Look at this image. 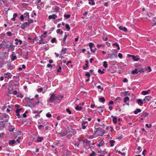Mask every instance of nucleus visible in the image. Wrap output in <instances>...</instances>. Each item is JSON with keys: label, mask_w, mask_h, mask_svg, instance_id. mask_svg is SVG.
Wrapping results in <instances>:
<instances>
[{"label": "nucleus", "mask_w": 156, "mask_h": 156, "mask_svg": "<svg viewBox=\"0 0 156 156\" xmlns=\"http://www.w3.org/2000/svg\"><path fill=\"white\" fill-rule=\"evenodd\" d=\"M51 96L49 101L51 103H53V101L58 100L59 98V97L56 96L54 94H50Z\"/></svg>", "instance_id": "1"}, {"label": "nucleus", "mask_w": 156, "mask_h": 156, "mask_svg": "<svg viewBox=\"0 0 156 156\" xmlns=\"http://www.w3.org/2000/svg\"><path fill=\"white\" fill-rule=\"evenodd\" d=\"M145 72V70L143 69H139L137 68H136L132 72V73L133 74H137L138 73H140Z\"/></svg>", "instance_id": "2"}, {"label": "nucleus", "mask_w": 156, "mask_h": 156, "mask_svg": "<svg viewBox=\"0 0 156 156\" xmlns=\"http://www.w3.org/2000/svg\"><path fill=\"white\" fill-rule=\"evenodd\" d=\"M47 34V32L45 31L43 35H41V40H40V44H45L47 42L46 41L43 40V37H45V35Z\"/></svg>", "instance_id": "3"}, {"label": "nucleus", "mask_w": 156, "mask_h": 156, "mask_svg": "<svg viewBox=\"0 0 156 156\" xmlns=\"http://www.w3.org/2000/svg\"><path fill=\"white\" fill-rule=\"evenodd\" d=\"M89 45L91 51L94 53L96 50V48L94 47V44L93 43H90Z\"/></svg>", "instance_id": "4"}, {"label": "nucleus", "mask_w": 156, "mask_h": 156, "mask_svg": "<svg viewBox=\"0 0 156 156\" xmlns=\"http://www.w3.org/2000/svg\"><path fill=\"white\" fill-rule=\"evenodd\" d=\"M97 134L99 136H102L105 133V131L102 129H99L96 131Z\"/></svg>", "instance_id": "5"}, {"label": "nucleus", "mask_w": 156, "mask_h": 156, "mask_svg": "<svg viewBox=\"0 0 156 156\" xmlns=\"http://www.w3.org/2000/svg\"><path fill=\"white\" fill-rule=\"evenodd\" d=\"M3 121H0V130H3L5 127V125Z\"/></svg>", "instance_id": "6"}, {"label": "nucleus", "mask_w": 156, "mask_h": 156, "mask_svg": "<svg viewBox=\"0 0 156 156\" xmlns=\"http://www.w3.org/2000/svg\"><path fill=\"white\" fill-rule=\"evenodd\" d=\"M68 133L67 131L65 129H63L62 130L61 133H59V134L62 136H64L66 135Z\"/></svg>", "instance_id": "7"}, {"label": "nucleus", "mask_w": 156, "mask_h": 156, "mask_svg": "<svg viewBox=\"0 0 156 156\" xmlns=\"http://www.w3.org/2000/svg\"><path fill=\"white\" fill-rule=\"evenodd\" d=\"M87 125V121L83 122L82 124V129H85Z\"/></svg>", "instance_id": "8"}, {"label": "nucleus", "mask_w": 156, "mask_h": 156, "mask_svg": "<svg viewBox=\"0 0 156 156\" xmlns=\"http://www.w3.org/2000/svg\"><path fill=\"white\" fill-rule=\"evenodd\" d=\"M5 77H8V78H11L12 76V75L9 73H5L4 75Z\"/></svg>", "instance_id": "9"}, {"label": "nucleus", "mask_w": 156, "mask_h": 156, "mask_svg": "<svg viewBox=\"0 0 156 156\" xmlns=\"http://www.w3.org/2000/svg\"><path fill=\"white\" fill-rule=\"evenodd\" d=\"M15 41H16L15 44L16 45H18V43H19L20 45H21L22 43V41L20 39H18L16 38L15 39Z\"/></svg>", "instance_id": "10"}, {"label": "nucleus", "mask_w": 156, "mask_h": 156, "mask_svg": "<svg viewBox=\"0 0 156 156\" xmlns=\"http://www.w3.org/2000/svg\"><path fill=\"white\" fill-rule=\"evenodd\" d=\"M47 88V87H44L42 88V87L40 88V92H41L42 91V93L44 94L46 91V90Z\"/></svg>", "instance_id": "11"}, {"label": "nucleus", "mask_w": 156, "mask_h": 156, "mask_svg": "<svg viewBox=\"0 0 156 156\" xmlns=\"http://www.w3.org/2000/svg\"><path fill=\"white\" fill-rule=\"evenodd\" d=\"M57 17V16L55 14H53L51 15H49L48 16V19H55Z\"/></svg>", "instance_id": "12"}, {"label": "nucleus", "mask_w": 156, "mask_h": 156, "mask_svg": "<svg viewBox=\"0 0 156 156\" xmlns=\"http://www.w3.org/2000/svg\"><path fill=\"white\" fill-rule=\"evenodd\" d=\"M8 116L7 115H6V114L4 115H3V118H5V119H2L3 120V121H4L5 122H7L8 121Z\"/></svg>", "instance_id": "13"}, {"label": "nucleus", "mask_w": 156, "mask_h": 156, "mask_svg": "<svg viewBox=\"0 0 156 156\" xmlns=\"http://www.w3.org/2000/svg\"><path fill=\"white\" fill-rule=\"evenodd\" d=\"M119 29L123 31L126 32L127 31V29L125 27H123L122 26H119Z\"/></svg>", "instance_id": "14"}, {"label": "nucleus", "mask_w": 156, "mask_h": 156, "mask_svg": "<svg viewBox=\"0 0 156 156\" xmlns=\"http://www.w3.org/2000/svg\"><path fill=\"white\" fill-rule=\"evenodd\" d=\"M14 52H12L11 55V60L14 61L17 59V57L16 56L14 55Z\"/></svg>", "instance_id": "15"}, {"label": "nucleus", "mask_w": 156, "mask_h": 156, "mask_svg": "<svg viewBox=\"0 0 156 156\" xmlns=\"http://www.w3.org/2000/svg\"><path fill=\"white\" fill-rule=\"evenodd\" d=\"M152 98L150 96H146L145 97L144 100H147L148 101H149L152 100Z\"/></svg>", "instance_id": "16"}, {"label": "nucleus", "mask_w": 156, "mask_h": 156, "mask_svg": "<svg viewBox=\"0 0 156 156\" xmlns=\"http://www.w3.org/2000/svg\"><path fill=\"white\" fill-rule=\"evenodd\" d=\"M33 22V20H28V21L27 22H26L24 23L27 26V25H29L31 23Z\"/></svg>", "instance_id": "17"}, {"label": "nucleus", "mask_w": 156, "mask_h": 156, "mask_svg": "<svg viewBox=\"0 0 156 156\" xmlns=\"http://www.w3.org/2000/svg\"><path fill=\"white\" fill-rule=\"evenodd\" d=\"M104 141L103 140H101L100 142H99V144H98L97 146L98 147H100L101 146H102L104 144Z\"/></svg>", "instance_id": "18"}, {"label": "nucleus", "mask_w": 156, "mask_h": 156, "mask_svg": "<svg viewBox=\"0 0 156 156\" xmlns=\"http://www.w3.org/2000/svg\"><path fill=\"white\" fill-rule=\"evenodd\" d=\"M66 50L67 49L66 48H63L61 50L62 54L63 55L65 54L66 53Z\"/></svg>", "instance_id": "19"}, {"label": "nucleus", "mask_w": 156, "mask_h": 156, "mask_svg": "<svg viewBox=\"0 0 156 156\" xmlns=\"http://www.w3.org/2000/svg\"><path fill=\"white\" fill-rule=\"evenodd\" d=\"M99 100L101 102L103 103L105 102V100L104 97H103L102 98H99Z\"/></svg>", "instance_id": "20"}, {"label": "nucleus", "mask_w": 156, "mask_h": 156, "mask_svg": "<svg viewBox=\"0 0 156 156\" xmlns=\"http://www.w3.org/2000/svg\"><path fill=\"white\" fill-rule=\"evenodd\" d=\"M136 102L138 104H140L141 105L143 104V101L140 99H138L136 101Z\"/></svg>", "instance_id": "21"}, {"label": "nucleus", "mask_w": 156, "mask_h": 156, "mask_svg": "<svg viewBox=\"0 0 156 156\" xmlns=\"http://www.w3.org/2000/svg\"><path fill=\"white\" fill-rule=\"evenodd\" d=\"M68 133H69V134H70V135H74V130L73 129H71L69 130V132H68Z\"/></svg>", "instance_id": "22"}, {"label": "nucleus", "mask_w": 156, "mask_h": 156, "mask_svg": "<svg viewBox=\"0 0 156 156\" xmlns=\"http://www.w3.org/2000/svg\"><path fill=\"white\" fill-rule=\"evenodd\" d=\"M16 141L14 140H10L9 141V144L12 145L16 143Z\"/></svg>", "instance_id": "23"}, {"label": "nucleus", "mask_w": 156, "mask_h": 156, "mask_svg": "<svg viewBox=\"0 0 156 156\" xmlns=\"http://www.w3.org/2000/svg\"><path fill=\"white\" fill-rule=\"evenodd\" d=\"M148 115V114L146 112H143V114L141 115V116H144L146 117Z\"/></svg>", "instance_id": "24"}, {"label": "nucleus", "mask_w": 156, "mask_h": 156, "mask_svg": "<svg viewBox=\"0 0 156 156\" xmlns=\"http://www.w3.org/2000/svg\"><path fill=\"white\" fill-rule=\"evenodd\" d=\"M90 2H88V3L89 4L91 5H95V2L94 1V0H88Z\"/></svg>", "instance_id": "25"}, {"label": "nucleus", "mask_w": 156, "mask_h": 156, "mask_svg": "<svg viewBox=\"0 0 156 156\" xmlns=\"http://www.w3.org/2000/svg\"><path fill=\"white\" fill-rule=\"evenodd\" d=\"M116 152L118 153L119 154H121L122 156H124L125 155H126V154H125V153H124V152H122L120 151H118L117 150H116Z\"/></svg>", "instance_id": "26"}, {"label": "nucleus", "mask_w": 156, "mask_h": 156, "mask_svg": "<svg viewBox=\"0 0 156 156\" xmlns=\"http://www.w3.org/2000/svg\"><path fill=\"white\" fill-rule=\"evenodd\" d=\"M137 56H136L134 55H133L132 59L134 60V61H137L140 59L137 57Z\"/></svg>", "instance_id": "27"}, {"label": "nucleus", "mask_w": 156, "mask_h": 156, "mask_svg": "<svg viewBox=\"0 0 156 156\" xmlns=\"http://www.w3.org/2000/svg\"><path fill=\"white\" fill-rule=\"evenodd\" d=\"M110 143V146L111 147H113L114 146V144L115 142V141L113 140H111L109 141Z\"/></svg>", "instance_id": "28"}, {"label": "nucleus", "mask_w": 156, "mask_h": 156, "mask_svg": "<svg viewBox=\"0 0 156 156\" xmlns=\"http://www.w3.org/2000/svg\"><path fill=\"white\" fill-rule=\"evenodd\" d=\"M141 112V110L140 109L138 108L136 109V110L134 111V113L135 114H137L139 112Z\"/></svg>", "instance_id": "29"}, {"label": "nucleus", "mask_w": 156, "mask_h": 156, "mask_svg": "<svg viewBox=\"0 0 156 156\" xmlns=\"http://www.w3.org/2000/svg\"><path fill=\"white\" fill-rule=\"evenodd\" d=\"M17 16V13H14L13 15V17L12 18V20L15 21V18Z\"/></svg>", "instance_id": "30"}, {"label": "nucleus", "mask_w": 156, "mask_h": 156, "mask_svg": "<svg viewBox=\"0 0 156 156\" xmlns=\"http://www.w3.org/2000/svg\"><path fill=\"white\" fill-rule=\"evenodd\" d=\"M82 108L81 106H79L78 105H76L75 107V109L77 110H81Z\"/></svg>", "instance_id": "31"}, {"label": "nucleus", "mask_w": 156, "mask_h": 156, "mask_svg": "<svg viewBox=\"0 0 156 156\" xmlns=\"http://www.w3.org/2000/svg\"><path fill=\"white\" fill-rule=\"evenodd\" d=\"M60 29H58L56 31L57 33L58 34L59 33L61 34H62L63 33V32Z\"/></svg>", "instance_id": "32"}, {"label": "nucleus", "mask_w": 156, "mask_h": 156, "mask_svg": "<svg viewBox=\"0 0 156 156\" xmlns=\"http://www.w3.org/2000/svg\"><path fill=\"white\" fill-rule=\"evenodd\" d=\"M23 15L25 18H26V17H27L28 18L29 17V13L28 12H25Z\"/></svg>", "instance_id": "33"}, {"label": "nucleus", "mask_w": 156, "mask_h": 156, "mask_svg": "<svg viewBox=\"0 0 156 156\" xmlns=\"http://www.w3.org/2000/svg\"><path fill=\"white\" fill-rule=\"evenodd\" d=\"M65 27L68 31H69L70 30V28L68 24L67 23L66 24Z\"/></svg>", "instance_id": "34"}, {"label": "nucleus", "mask_w": 156, "mask_h": 156, "mask_svg": "<svg viewBox=\"0 0 156 156\" xmlns=\"http://www.w3.org/2000/svg\"><path fill=\"white\" fill-rule=\"evenodd\" d=\"M117 118L116 117H114V118L112 119V121L115 124H116L117 122Z\"/></svg>", "instance_id": "35"}, {"label": "nucleus", "mask_w": 156, "mask_h": 156, "mask_svg": "<svg viewBox=\"0 0 156 156\" xmlns=\"http://www.w3.org/2000/svg\"><path fill=\"white\" fill-rule=\"evenodd\" d=\"M27 26L24 23H22L20 27L22 29H24Z\"/></svg>", "instance_id": "36"}, {"label": "nucleus", "mask_w": 156, "mask_h": 156, "mask_svg": "<svg viewBox=\"0 0 156 156\" xmlns=\"http://www.w3.org/2000/svg\"><path fill=\"white\" fill-rule=\"evenodd\" d=\"M129 100V98L128 97H126L124 98V103H126V102Z\"/></svg>", "instance_id": "37"}, {"label": "nucleus", "mask_w": 156, "mask_h": 156, "mask_svg": "<svg viewBox=\"0 0 156 156\" xmlns=\"http://www.w3.org/2000/svg\"><path fill=\"white\" fill-rule=\"evenodd\" d=\"M153 22L152 23V26L153 27L156 25V19H154L153 20Z\"/></svg>", "instance_id": "38"}, {"label": "nucleus", "mask_w": 156, "mask_h": 156, "mask_svg": "<svg viewBox=\"0 0 156 156\" xmlns=\"http://www.w3.org/2000/svg\"><path fill=\"white\" fill-rule=\"evenodd\" d=\"M105 70V69H103V70L102 71L101 69H99L98 70V72L99 73H101V74H103L104 73V71Z\"/></svg>", "instance_id": "39"}, {"label": "nucleus", "mask_w": 156, "mask_h": 156, "mask_svg": "<svg viewBox=\"0 0 156 156\" xmlns=\"http://www.w3.org/2000/svg\"><path fill=\"white\" fill-rule=\"evenodd\" d=\"M64 17L66 19H67L70 17V15L69 14L64 15Z\"/></svg>", "instance_id": "40"}, {"label": "nucleus", "mask_w": 156, "mask_h": 156, "mask_svg": "<svg viewBox=\"0 0 156 156\" xmlns=\"http://www.w3.org/2000/svg\"><path fill=\"white\" fill-rule=\"evenodd\" d=\"M108 66V64H107V62L106 61H104L103 62V66H104L105 68H106Z\"/></svg>", "instance_id": "41"}, {"label": "nucleus", "mask_w": 156, "mask_h": 156, "mask_svg": "<svg viewBox=\"0 0 156 156\" xmlns=\"http://www.w3.org/2000/svg\"><path fill=\"white\" fill-rule=\"evenodd\" d=\"M149 70V71H148V72H150L151 71V69L150 66H147V68L145 69V71L146 70Z\"/></svg>", "instance_id": "42"}, {"label": "nucleus", "mask_w": 156, "mask_h": 156, "mask_svg": "<svg viewBox=\"0 0 156 156\" xmlns=\"http://www.w3.org/2000/svg\"><path fill=\"white\" fill-rule=\"evenodd\" d=\"M6 34L9 37H11L12 36V33L8 31L6 33Z\"/></svg>", "instance_id": "43"}, {"label": "nucleus", "mask_w": 156, "mask_h": 156, "mask_svg": "<svg viewBox=\"0 0 156 156\" xmlns=\"http://www.w3.org/2000/svg\"><path fill=\"white\" fill-rule=\"evenodd\" d=\"M96 154V153L94 151H93L92 153L90 154V156H95Z\"/></svg>", "instance_id": "44"}, {"label": "nucleus", "mask_w": 156, "mask_h": 156, "mask_svg": "<svg viewBox=\"0 0 156 156\" xmlns=\"http://www.w3.org/2000/svg\"><path fill=\"white\" fill-rule=\"evenodd\" d=\"M55 9L56 11L58 12L59 10H60V8L59 7H58L57 6H55Z\"/></svg>", "instance_id": "45"}, {"label": "nucleus", "mask_w": 156, "mask_h": 156, "mask_svg": "<svg viewBox=\"0 0 156 156\" xmlns=\"http://www.w3.org/2000/svg\"><path fill=\"white\" fill-rule=\"evenodd\" d=\"M22 110V108L18 109H16V113H19Z\"/></svg>", "instance_id": "46"}, {"label": "nucleus", "mask_w": 156, "mask_h": 156, "mask_svg": "<svg viewBox=\"0 0 156 156\" xmlns=\"http://www.w3.org/2000/svg\"><path fill=\"white\" fill-rule=\"evenodd\" d=\"M102 154L99 155L98 156H104L105 154H106L107 152H106L104 151L102 152Z\"/></svg>", "instance_id": "47"}, {"label": "nucleus", "mask_w": 156, "mask_h": 156, "mask_svg": "<svg viewBox=\"0 0 156 156\" xmlns=\"http://www.w3.org/2000/svg\"><path fill=\"white\" fill-rule=\"evenodd\" d=\"M66 111L69 114H71V111L69 110V108H67L66 109Z\"/></svg>", "instance_id": "48"}, {"label": "nucleus", "mask_w": 156, "mask_h": 156, "mask_svg": "<svg viewBox=\"0 0 156 156\" xmlns=\"http://www.w3.org/2000/svg\"><path fill=\"white\" fill-rule=\"evenodd\" d=\"M56 39L55 38H53L51 41V42L52 43H53L54 42H56Z\"/></svg>", "instance_id": "49"}, {"label": "nucleus", "mask_w": 156, "mask_h": 156, "mask_svg": "<svg viewBox=\"0 0 156 156\" xmlns=\"http://www.w3.org/2000/svg\"><path fill=\"white\" fill-rule=\"evenodd\" d=\"M51 114L49 113H48L46 114V116L47 117L50 118L51 116Z\"/></svg>", "instance_id": "50"}, {"label": "nucleus", "mask_w": 156, "mask_h": 156, "mask_svg": "<svg viewBox=\"0 0 156 156\" xmlns=\"http://www.w3.org/2000/svg\"><path fill=\"white\" fill-rule=\"evenodd\" d=\"M85 75L86 76H87L89 78H90V73L88 72L86 73L85 74Z\"/></svg>", "instance_id": "51"}, {"label": "nucleus", "mask_w": 156, "mask_h": 156, "mask_svg": "<svg viewBox=\"0 0 156 156\" xmlns=\"http://www.w3.org/2000/svg\"><path fill=\"white\" fill-rule=\"evenodd\" d=\"M44 126L45 125H44L43 126L42 125H40V129H44Z\"/></svg>", "instance_id": "52"}, {"label": "nucleus", "mask_w": 156, "mask_h": 156, "mask_svg": "<svg viewBox=\"0 0 156 156\" xmlns=\"http://www.w3.org/2000/svg\"><path fill=\"white\" fill-rule=\"evenodd\" d=\"M33 113H34V114L36 113L37 114H35V116H36L37 115H38V110H37V111H33Z\"/></svg>", "instance_id": "53"}, {"label": "nucleus", "mask_w": 156, "mask_h": 156, "mask_svg": "<svg viewBox=\"0 0 156 156\" xmlns=\"http://www.w3.org/2000/svg\"><path fill=\"white\" fill-rule=\"evenodd\" d=\"M24 18V16L23 15H21L20 17V19L21 20V21H23Z\"/></svg>", "instance_id": "54"}, {"label": "nucleus", "mask_w": 156, "mask_h": 156, "mask_svg": "<svg viewBox=\"0 0 156 156\" xmlns=\"http://www.w3.org/2000/svg\"><path fill=\"white\" fill-rule=\"evenodd\" d=\"M145 126L146 127H147L148 128H150L151 127L152 125L151 124L149 125L148 124H147L145 125Z\"/></svg>", "instance_id": "55"}, {"label": "nucleus", "mask_w": 156, "mask_h": 156, "mask_svg": "<svg viewBox=\"0 0 156 156\" xmlns=\"http://www.w3.org/2000/svg\"><path fill=\"white\" fill-rule=\"evenodd\" d=\"M119 57L120 58H122V54L119 53L118 55Z\"/></svg>", "instance_id": "56"}, {"label": "nucleus", "mask_w": 156, "mask_h": 156, "mask_svg": "<svg viewBox=\"0 0 156 156\" xmlns=\"http://www.w3.org/2000/svg\"><path fill=\"white\" fill-rule=\"evenodd\" d=\"M142 94L144 95H146L148 94L147 91L146 90L143 91L142 92Z\"/></svg>", "instance_id": "57"}, {"label": "nucleus", "mask_w": 156, "mask_h": 156, "mask_svg": "<svg viewBox=\"0 0 156 156\" xmlns=\"http://www.w3.org/2000/svg\"><path fill=\"white\" fill-rule=\"evenodd\" d=\"M68 36V34H67V35L66 34L65 35V36L63 37V40L64 41H66V39L67 38V37Z\"/></svg>", "instance_id": "58"}, {"label": "nucleus", "mask_w": 156, "mask_h": 156, "mask_svg": "<svg viewBox=\"0 0 156 156\" xmlns=\"http://www.w3.org/2000/svg\"><path fill=\"white\" fill-rule=\"evenodd\" d=\"M8 107H9V108H7V109L6 110H7V112H9L10 111H11L12 109L10 108V107L9 106H8Z\"/></svg>", "instance_id": "59"}, {"label": "nucleus", "mask_w": 156, "mask_h": 156, "mask_svg": "<svg viewBox=\"0 0 156 156\" xmlns=\"http://www.w3.org/2000/svg\"><path fill=\"white\" fill-rule=\"evenodd\" d=\"M17 94V91L16 90H14L12 93V94L13 95H16Z\"/></svg>", "instance_id": "60"}, {"label": "nucleus", "mask_w": 156, "mask_h": 156, "mask_svg": "<svg viewBox=\"0 0 156 156\" xmlns=\"http://www.w3.org/2000/svg\"><path fill=\"white\" fill-rule=\"evenodd\" d=\"M12 93L11 91H10L9 89L8 88V95H9V94H11Z\"/></svg>", "instance_id": "61"}, {"label": "nucleus", "mask_w": 156, "mask_h": 156, "mask_svg": "<svg viewBox=\"0 0 156 156\" xmlns=\"http://www.w3.org/2000/svg\"><path fill=\"white\" fill-rule=\"evenodd\" d=\"M128 81V80L126 78H124L123 80V82L124 83H126V82H127Z\"/></svg>", "instance_id": "62"}, {"label": "nucleus", "mask_w": 156, "mask_h": 156, "mask_svg": "<svg viewBox=\"0 0 156 156\" xmlns=\"http://www.w3.org/2000/svg\"><path fill=\"white\" fill-rule=\"evenodd\" d=\"M47 66L48 68H50V67L52 68V66L50 64H48L47 65Z\"/></svg>", "instance_id": "63"}, {"label": "nucleus", "mask_w": 156, "mask_h": 156, "mask_svg": "<svg viewBox=\"0 0 156 156\" xmlns=\"http://www.w3.org/2000/svg\"><path fill=\"white\" fill-rule=\"evenodd\" d=\"M14 128H12L11 129V128H9V130L10 131L12 132L14 131Z\"/></svg>", "instance_id": "64"}]
</instances>
